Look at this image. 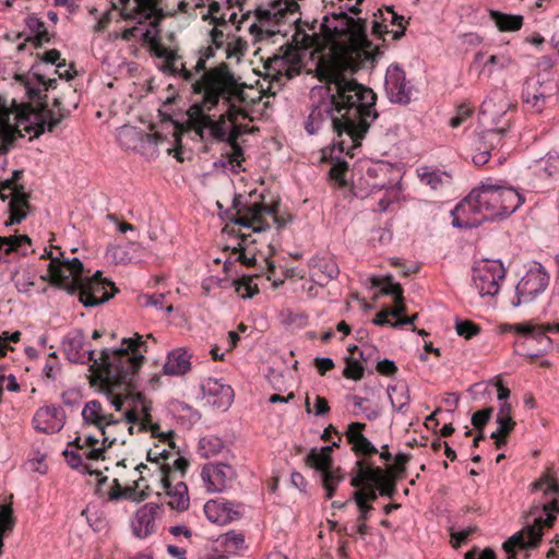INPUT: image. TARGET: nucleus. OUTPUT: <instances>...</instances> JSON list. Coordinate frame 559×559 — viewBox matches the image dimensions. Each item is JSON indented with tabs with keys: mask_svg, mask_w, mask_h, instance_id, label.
I'll return each instance as SVG.
<instances>
[{
	"mask_svg": "<svg viewBox=\"0 0 559 559\" xmlns=\"http://www.w3.org/2000/svg\"><path fill=\"white\" fill-rule=\"evenodd\" d=\"M332 447L324 445L320 450L311 449L306 456V464L311 468H324L333 466Z\"/></svg>",
	"mask_w": 559,
	"mask_h": 559,
	"instance_id": "obj_39",
	"label": "nucleus"
},
{
	"mask_svg": "<svg viewBox=\"0 0 559 559\" xmlns=\"http://www.w3.org/2000/svg\"><path fill=\"white\" fill-rule=\"evenodd\" d=\"M234 85L229 88L235 95H227L229 99L221 98L224 105L227 106L226 112L222 114L227 121L231 123H236L238 118H247V111L238 106V104L248 103V96L245 92V88L248 86L245 82L240 81V78H237L233 72Z\"/></svg>",
	"mask_w": 559,
	"mask_h": 559,
	"instance_id": "obj_22",
	"label": "nucleus"
},
{
	"mask_svg": "<svg viewBox=\"0 0 559 559\" xmlns=\"http://www.w3.org/2000/svg\"><path fill=\"white\" fill-rule=\"evenodd\" d=\"M493 413V408L491 406L486 407L481 411H477L472 415V425L477 430H484L488 421L490 420Z\"/></svg>",
	"mask_w": 559,
	"mask_h": 559,
	"instance_id": "obj_53",
	"label": "nucleus"
},
{
	"mask_svg": "<svg viewBox=\"0 0 559 559\" xmlns=\"http://www.w3.org/2000/svg\"><path fill=\"white\" fill-rule=\"evenodd\" d=\"M15 524L13 510L10 506H0V534L4 535L12 532Z\"/></svg>",
	"mask_w": 559,
	"mask_h": 559,
	"instance_id": "obj_48",
	"label": "nucleus"
},
{
	"mask_svg": "<svg viewBox=\"0 0 559 559\" xmlns=\"http://www.w3.org/2000/svg\"><path fill=\"white\" fill-rule=\"evenodd\" d=\"M490 16L501 32H516L523 26L524 19L520 14H506L499 11H491Z\"/></svg>",
	"mask_w": 559,
	"mask_h": 559,
	"instance_id": "obj_37",
	"label": "nucleus"
},
{
	"mask_svg": "<svg viewBox=\"0 0 559 559\" xmlns=\"http://www.w3.org/2000/svg\"><path fill=\"white\" fill-rule=\"evenodd\" d=\"M203 395L207 397V402L214 407L226 411L234 401V390L230 385L224 384L218 379L209 378L202 385Z\"/></svg>",
	"mask_w": 559,
	"mask_h": 559,
	"instance_id": "obj_23",
	"label": "nucleus"
},
{
	"mask_svg": "<svg viewBox=\"0 0 559 559\" xmlns=\"http://www.w3.org/2000/svg\"><path fill=\"white\" fill-rule=\"evenodd\" d=\"M13 110L10 109L5 100L0 97V153L7 154L13 145L16 134L23 136L21 130H14L10 123V115Z\"/></svg>",
	"mask_w": 559,
	"mask_h": 559,
	"instance_id": "obj_28",
	"label": "nucleus"
},
{
	"mask_svg": "<svg viewBox=\"0 0 559 559\" xmlns=\"http://www.w3.org/2000/svg\"><path fill=\"white\" fill-rule=\"evenodd\" d=\"M320 28L324 37L329 40H334L342 34L347 33L349 35L350 45L344 46L334 44L330 52L321 56L319 60H326L336 55H344L348 57V60L355 66L356 73L362 68H372L377 58L383 53L379 47L370 51L372 43L368 39L365 20H355L352 17L345 26H330L329 15H325L320 24Z\"/></svg>",
	"mask_w": 559,
	"mask_h": 559,
	"instance_id": "obj_3",
	"label": "nucleus"
},
{
	"mask_svg": "<svg viewBox=\"0 0 559 559\" xmlns=\"http://www.w3.org/2000/svg\"><path fill=\"white\" fill-rule=\"evenodd\" d=\"M191 368L190 355L187 350L178 348L168 354L163 371L165 374L178 376L185 374Z\"/></svg>",
	"mask_w": 559,
	"mask_h": 559,
	"instance_id": "obj_29",
	"label": "nucleus"
},
{
	"mask_svg": "<svg viewBox=\"0 0 559 559\" xmlns=\"http://www.w3.org/2000/svg\"><path fill=\"white\" fill-rule=\"evenodd\" d=\"M504 276L506 269L499 260H486L473 267V283L481 297L496 296Z\"/></svg>",
	"mask_w": 559,
	"mask_h": 559,
	"instance_id": "obj_11",
	"label": "nucleus"
},
{
	"mask_svg": "<svg viewBox=\"0 0 559 559\" xmlns=\"http://www.w3.org/2000/svg\"><path fill=\"white\" fill-rule=\"evenodd\" d=\"M231 85H234L233 70L226 62L202 74L191 85L192 93L202 95V99L189 107L188 120L185 123L209 120L210 115L204 114V110L211 111L217 107L221 98L229 99L227 95H234L229 90Z\"/></svg>",
	"mask_w": 559,
	"mask_h": 559,
	"instance_id": "obj_4",
	"label": "nucleus"
},
{
	"mask_svg": "<svg viewBox=\"0 0 559 559\" xmlns=\"http://www.w3.org/2000/svg\"><path fill=\"white\" fill-rule=\"evenodd\" d=\"M316 72L325 83L329 98L312 106L305 129L314 134L323 123L330 122L338 138L331 152L337 148L353 156L350 151L361 145L371 122L378 118L377 95L353 78L355 66L344 55L318 60Z\"/></svg>",
	"mask_w": 559,
	"mask_h": 559,
	"instance_id": "obj_1",
	"label": "nucleus"
},
{
	"mask_svg": "<svg viewBox=\"0 0 559 559\" xmlns=\"http://www.w3.org/2000/svg\"><path fill=\"white\" fill-rule=\"evenodd\" d=\"M82 419L84 425L95 426L100 433H105V429L122 423L117 419L114 414L107 413L102 403L97 400L87 402L82 409Z\"/></svg>",
	"mask_w": 559,
	"mask_h": 559,
	"instance_id": "obj_21",
	"label": "nucleus"
},
{
	"mask_svg": "<svg viewBox=\"0 0 559 559\" xmlns=\"http://www.w3.org/2000/svg\"><path fill=\"white\" fill-rule=\"evenodd\" d=\"M296 25V32L293 36V40L300 49L318 48L320 46V35L317 33L308 34L301 27V20L297 19L294 21Z\"/></svg>",
	"mask_w": 559,
	"mask_h": 559,
	"instance_id": "obj_42",
	"label": "nucleus"
},
{
	"mask_svg": "<svg viewBox=\"0 0 559 559\" xmlns=\"http://www.w3.org/2000/svg\"><path fill=\"white\" fill-rule=\"evenodd\" d=\"M366 428V424L364 423H350L348 426H347V430H346V438L348 440V442L350 444H354L355 442H357L359 440V437L360 436H364L362 435V430Z\"/></svg>",
	"mask_w": 559,
	"mask_h": 559,
	"instance_id": "obj_60",
	"label": "nucleus"
},
{
	"mask_svg": "<svg viewBox=\"0 0 559 559\" xmlns=\"http://www.w3.org/2000/svg\"><path fill=\"white\" fill-rule=\"evenodd\" d=\"M476 192L473 190L464 198L452 211V225L456 228L471 229L481 225L488 221V217L478 218L476 214L483 213L479 204L476 202Z\"/></svg>",
	"mask_w": 559,
	"mask_h": 559,
	"instance_id": "obj_13",
	"label": "nucleus"
},
{
	"mask_svg": "<svg viewBox=\"0 0 559 559\" xmlns=\"http://www.w3.org/2000/svg\"><path fill=\"white\" fill-rule=\"evenodd\" d=\"M345 361L346 367L343 370L344 377L355 381L362 379L365 372L364 366L353 357H346Z\"/></svg>",
	"mask_w": 559,
	"mask_h": 559,
	"instance_id": "obj_50",
	"label": "nucleus"
},
{
	"mask_svg": "<svg viewBox=\"0 0 559 559\" xmlns=\"http://www.w3.org/2000/svg\"><path fill=\"white\" fill-rule=\"evenodd\" d=\"M201 455L204 457L215 456L226 449L225 442L215 436L203 437L199 441Z\"/></svg>",
	"mask_w": 559,
	"mask_h": 559,
	"instance_id": "obj_43",
	"label": "nucleus"
},
{
	"mask_svg": "<svg viewBox=\"0 0 559 559\" xmlns=\"http://www.w3.org/2000/svg\"><path fill=\"white\" fill-rule=\"evenodd\" d=\"M209 122H206V120L204 121H195L193 123H181V122H176V131H174L173 135L175 138V144H176V153H175V157L178 159V160H182V158L180 157V151H181V135L185 133V132H188L189 130H193L195 132V134L201 139L203 140L204 136H205V130L209 129Z\"/></svg>",
	"mask_w": 559,
	"mask_h": 559,
	"instance_id": "obj_32",
	"label": "nucleus"
},
{
	"mask_svg": "<svg viewBox=\"0 0 559 559\" xmlns=\"http://www.w3.org/2000/svg\"><path fill=\"white\" fill-rule=\"evenodd\" d=\"M246 213L250 219L257 224L252 227L253 233H262L270 228V225L262 219L263 204L254 203L245 207Z\"/></svg>",
	"mask_w": 559,
	"mask_h": 559,
	"instance_id": "obj_45",
	"label": "nucleus"
},
{
	"mask_svg": "<svg viewBox=\"0 0 559 559\" xmlns=\"http://www.w3.org/2000/svg\"><path fill=\"white\" fill-rule=\"evenodd\" d=\"M28 206V194L25 191L16 190L14 197L11 198L9 203L10 217L5 222V226L20 224L25 219L27 214L23 209Z\"/></svg>",
	"mask_w": 559,
	"mask_h": 559,
	"instance_id": "obj_31",
	"label": "nucleus"
},
{
	"mask_svg": "<svg viewBox=\"0 0 559 559\" xmlns=\"http://www.w3.org/2000/svg\"><path fill=\"white\" fill-rule=\"evenodd\" d=\"M332 167L329 171V176L332 180H335L340 187L347 186V181L345 179V175L348 171V164L340 156H332Z\"/></svg>",
	"mask_w": 559,
	"mask_h": 559,
	"instance_id": "obj_44",
	"label": "nucleus"
},
{
	"mask_svg": "<svg viewBox=\"0 0 559 559\" xmlns=\"http://www.w3.org/2000/svg\"><path fill=\"white\" fill-rule=\"evenodd\" d=\"M223 551L227 555H237L247 548L245 535L235 531H229L219 536L218 539Z\"/></svg>",
	"mask_w": 559,
	"mask_h": 559,
	"instance_id": "obj_38",
	"label": "nucleus"
},
{
	"mask_svg": "<svg viewBox=\"0 0 559 559\" xmlns=\"http://www.w3.org/2000/svg\"><path fill=\"white\" fill-rule=\"evenodd\" d=\"M66 424V413L60 406H44L33 417L34 429L51 435L59 432Z\"/></svg>",
	"mask_w": 559,
	"mask_h": 559,
	"instance_id": "obj_20",
	"label": "nucleus"
},
{
	"mask_svg": "<svg viewBox=\"0 0 559 559\" xmlns=\"http://www.w3.org/2000/svg\"><path fill=\"white\" fill-rule=\"evenodd\" d=\"M159 509L156 503H146L135 513L131 527L132 533L139 538H146L155 530V515Z\"/></svg>",
	"mask_w": 559,
	"mask_h": 559,
	"instance_id": "obj_25",
	"label": "nucleus"
},
{
	"mask_svg": "<svg viewBox=\"0 0 559 559\" xmlns=\"http://www.w3.org/2000/svg\"><path fill=\"white\" fill-rule=\"evenodd\" d=\"M31 245L32 241L27 235H14L9 237L0 236V251L3 250L5 254L16 252L21 255H25Z\"/></svg>",
	"mask_w": 559,
	"mask_h": 559,
	"instance_id": "obj_35",
	"label": "nucleus"
},
{
	"mask_svg": "<svg viewBox=\"0 0 559 559\" xmlns=\"http://www.w3.org/2000/svg\"><path fill=\"white\" fill-rule=\"evenodd\" d=\"M549 283V275L540 264L530 269L520 280L515 287V296L511 301L513 307H520L532 302L540 293H543Z\"/></svg>",
	"mask_w": 559,
	"mask_h": 559,
	"instance_id": "obj_12",
	"label": "nucleus"
},
{
	"mask_svg": "<svg viewBox=\"0 0 559 559\" xmlns=\"http://www.w3.org/2000/svg\"><path fill=\"white\" fill-rule=\"evenodd\" d=\"M119 3L124 4L128 0H118ZM135 8L139 13L145 17H150L157 7V0H134Z\"/></svg>",
	"mask_w": 559,
	"mask_h": 559,
	"instance_id": "obj_56",
	"label": "nucleus"
},
{
	"mask_svg": "<svg viewBox=\"0 0 559 559\" xmlns=\"http://www.w3.org/2000/svg\"><path fill=\"white\" fill-rule=\"evenodd\" d=\"M157 26H158V20L155 19L151 22L152 28H146L145 31L141 29L139 38L143 43L148 44L151 46L153 43H155L159 38Z\"/></svg>",
	"mask_w": 559,
	"mask_h": 559,
	"instance_id": "obj_59",
	"label": "nucleus"
},
{
	"mask_svg": "<svg viewBox=\"0 0 559 559\" xmlns=\"http://www.w3.org/2000/svg\"><path fill=\"white\" fill-rule=\"evenodd\" d=\"M500 192L501 200L499 211L496 212L495 215L507 217L514 213L523 204L524 198L511 187L501 186Z\"/></svg>",
	"mask_w": 559,
	"mask_h": 559,
	"instance_id": "obj_30",
	"label": "nucleus"
},
{
	"mask_svg": "<svg viewBox=\"0 0 559 559\" xmlns=\"http://www.w3.org/2000/svg\"><path fill=\"white\" fill-rule=\"evenodd\" d=\"M501 186L492 185V183H483L476 189H473L476 192V202L479 204L481 212H488V219H492L497 215L496 212L499 211L500 200H501Z\"/></svg>",
	"mask_w": 559,
	"mask_h": 559,
	"instance_id": "obj_26",
	"label": "nucleus"
},
{
	"mask_svg": "<svg viewBox=\"0 0 559 559\" xmlns=\"http://www.w3.org/2000/svg\"><path fill=\"white\" fill-rule=\"evenodd\" d=\"M514 331L525 335L526 341L537 342L542 345L537 350H521L519 348L514 349L518 355L527 357V358H537L545 355L552 346V341L549 336L546 335L547 330H545L544 324H531V323H518L513 326Z\"/></svg>",
	"mask_w": 559,
	"mask_h": 559,
	"instance_id": "obj_18",
	"label": "nucleus"
},
{
	"mask_svg": "<svg viewBox=\"0 0 559 559\" xmlns=\"http://www.w3.org/2000/svg\"><path fill=\"white\" fill-rule=\"evenodd\" d=\"M409 460L411 455L405 453H399L394 457V464L388 466V468L384 472L402 479L406 471V464L409 462Z\"/></svg>",
	"mask_w": 559,
	"mask_h": 559,
	"instance_id": "obj_52",
	"label": "nucleus"
},
{
	"mask_svg": "<svg viewBox=\"0 0 559 559\" xmlns=\"http://www.w3.org/2000/svg\"><path fill=\"white\" fill-rule=\"evenodd\" d=\"M384 86L391 103L404 106L411 103L413 87L406 81L405 72L400 66L392 64L388 68Z\"/></svg>",
	"mask_w": 559,
	"mask_h": 559,
	"instance_id": "obj_14",
	"label": "nucleus"
},
{
	"mask_svg": "<svg viewBox=\"0 0 559 559\" xmlns=\"http://www.w3.org/2000/svg\"><path fill=\"white\" fill-rule=\"evenodd\" d=\"M357 490L354 492L362 493L361 502L368 503L369 501H376L379 496V487L373 483H365L361 487H356Z\"/></svg>",
	"mask_w": 559,
	"mask_h": 559,
	"instance_id": "obj_55",
	"label": "nucleus"
},
{
	"mask_svg": "<svg viewBox=\"0 0 559 559\" xmlns=\"http://www.w3.org/2000/svg\"><path fill=\"white\" fill-rule=\"evenodd\" d=\"M147 345L138 333L133 337H124L121 346L114 350L102 349L103 370L95 373L102 382V390L111 399V405L117 412L122 409L127 396L116 394V391H128L136 388L135 378L145 360Z\"/></svg>",
	"mask_w": 559,
	"mask_h": 559,
	"instance_id": "obj_2",
	"label": "nucleus"
},
{
	"mask_svg": "<svg viewBox=\"0 0 559 559\" xmlns=\"http://www.w3.org/2000/svg\"><path fill=\"white\" fill-rule=\"evenodd\" d=\"M79 301L85 307H96L111 299L119 289L107 278H103L102 271H97L93 276L85 278L80 283Z\"/></svg>",
	"mask_w": 559,
	"mask_h": 559,
	"instance_id": "obj_9",
	"label": "nucleus"
},
{
	"mask_svg": "<svg viewBox=\"0 0 559 559\" xmlns=\"http://www.w3.org/2000/svg\"><path fill=\"white\" fill-rule=\"evenodd\" d=\"M201 477L209 491L222 492L231 487L237 474L229 464L210 463L203 466Z\"/></svg>",
	"mask_w": 559,
	"mask_h": 559,
	"instance_id": "obj_15",
	"label": "nucleus"
},
{
	"mask_svg": "<svg viewBox=\"0 0 559 559\" xmlns=\"http://www.w3.org/2000/svg\"><path fill=\"white\" fill-rule=\"evenodd\" d=\"M16 190L24 191V187L13 185L12 180L8 179L0 182V198L3 201L7 200L9 197L13 198Z\"/></svg>",
	"mask_w": 559,
	"mask_h": 559,
	"instance_id": "obj_64",
	"label": "nucleus"
},
{
	"mask_svg": "<svg viewBox=\"0 0 559 559\" xmlns=\"http://www.w3.org/2000/svg\"><path fill=\"white\" fill-rule=\"evenodd\" d=\"M371 284L374 287H381L380 293L386 296H393L394 302H402L404 300L403 287L399 283L393 282L392 275H386L382 278L371 277Z\"/></svg>",
	"mask_w": 559,
	"mask_h": 559,
	"instance_id": "obj_36",
	"label": "nucleus"
},
{
	"mask_svg": "<svg viewBox=\"0 0 559 559\" xmlns=\"http://www.w3.org/2000/svg\"><path fill=\"white\" fill-rule=\"evenodd\" d=\"M52 106L57 109L55 112L48 108L47 102L44 99L39 103V108L35 109L32 105L25 104L15 108V127L14 130L22 128L27 133H34L29 140L39 138L46 131L52 132L59 123L67 119L71 110L62 106V98L56 97Z\"/></svg>",
	"mask_w": 559,
	"mask_h": 559,
	"instance_id": "obj_6",
	"label": "nucleus"
},
{
	"mask_svg": "<svg viewBox=\"0 0 559 559\" xmlns=\"http://www.w3.org/2000/svg\"><path fill=\"white\" fill-rule=\"evenodd\" d=\"M362 493L353 492L350 500L353 499L357 508L359 510V515L357 518L358 522H366L368 520V513L372 510V506L370 503L361 502Z\"/></svg>",
	"mask_w": 559,
	"mask_h": 559,
	"instance_id": "obj_58",
	"label": "nucleus"
},
{
	"mask_svg": "<svg viewBox=\"0 0 559 559\" xmlns=\"http://www.w3.org/2000/svg\"><path fill=\"white\" fill-rule=\"evenodd\" d=\"M162 472V486L166 495L170 498L168 506L179 512L188 510L190 506V498L188 493V486L183 481H178L176 485L171 484L170 471L171 467L168 464L160 465Z\"/></svg>",
	"mask_w": 559,
	"mask_h": 559,
	"instance_id": "obj_19",
	"label": "nucleus"
},
{
	"mask_svg": "<svg viewBox=\"0 0 559 559\" xmlns=\"http://www.w3.org/2000/svg\"><path fill=\"white\" fill-rule=\"evenodd\" d=\"M455 330L460 336L466 340H471L480 332V326L469 320H456Z\"/></svg>",
	"mask_w": 559,
	"mask_h": 559,
	"instance_id": "obj_49",
	"label": "nucleus"
},
{
	"mask_svg": "<svg viewBox=\"0 0 559 559\" xmlns=\"http://www.w3.org/2000/svg\"><path fill=\"white\" fill-rule=\"evenodd\" d=\"M234 285L236 290L241 294L242 298H251L259 293L257 284H252L251 276H243L241 280H235Z\"/></svg>",
	"mask_w": 559,
	"mask_h": 559,
	"instance_id": "obj_51",
	"label": "nucleus"
},
{
	"mask_svg": "<svg viewBox=\"0 0 559 559\" xmlns=\"http://www.w3.org/2000/svg\"><path fill=\"white\" fill-rule=\"evenodd\" d=\"M147 431L151 432L153 438L159 439L162 442H168L171 448H175V442L173 440L174 431L169 430L167 432H162L158 424L152 421L151 425H147Z\"/></svg>",
	"mask_w": 559,
	"mask_h": 559,
	"instance_id": "obj_57",
	"label": "nucleus"
},
{
	"mask_svg": "<svg viewBox=\"0 0 559 559\" xmlns=\"http://www.w3.org/2000/svg\"><path fill=\"white\" fill-rule=\"evenodd\" d=\"M377 371L385 377H394L397 372V367L393 360L388 358L378 360Z\"/></svg>",
	"mask_w": 559,
	"mask_h": 559,
	"instance_id": "obj_62",
	"label": "nucleus"
},
{
	"mask_svg": "<svg viewBox=\"0 0 559 559\" xmlns=\"http://www.w3.org/2000/svg\"><path fill=\"white\" fill-rule=\"evenodd\" d=\"M353 451L357 455H371L378 453L377 448L365 436H360L359 440L353 444Z\"/></svg>",
	"mask_w": 559,
	"mask_h": 559,
	"instance_id": "obj_54",
	"label": "nucleus"
},
{
	"mask_svg": "<svg viewBox=\"0 0 559 559\" xmlns=\"http://www.w3.org/2000/svg\"><path fill=\"white\" fill-rule=\"evenodd\" d=\"M309 267L312 270V281L319 286H326L340 274V267L333 257L314 255L309 260Z\"/></svg>",
	"mask_w": 559,
	"mask_h": 559,
	"instance_id": "obj_24",
	"label": "nucleus"
},
{
	"mask_svg": "<svg viewBox=\"0 0 559 559\" xmlns=\"http://www.w3.org/2000/svg\"><path fill=\"white\" fill-rule=\"evenodd\" d=\"M206 122H209L207 127L210 130V135L218 142L225 141V134L227 132L226 131L227 119L224 118L223 115H221L217 120H214L211 116H209V120H206Z\"/></svg>",
	"mask_w": 559,
	"mask_h": 559,
	"instance_id": "obj_47",
	"label": "nucleus"
},
{
	"mask_svg": "<svg viewBox=\"0 0 559 559\" xmlns=\"http://www.w3.org/2000/svg\"><path fill=\"white\" fill-rule=\"evenodd\" d=\"M242 503L217 498L204 504V513L209 521L218 525H225L237 521L242 516Z\"/></svg>",
	"mask_w": 559,
	"mask_h": 559,
	"instance_id": "obj_17",
	"label": "nucleus"
},
{
	"mask_svg": "<svg viewBox=\"0 0 559 559\" xmlns=\"http://www.w3.org/2000/svg\"><path fill=\"white\" fill-rule=\"evenodd\" d=\"M321 474L322 487L325 490V498L331 499L338 485L344 480V474L340 467L334 468L333 466L324 468H316Z\"/></svg>",
	"mask_w": 559,
	"mask_h": 559,
	"instance_id": "obj_33",
	"label": "nucleus"
},
{
	"mask_svg": "<svg viewBox=\"0 0 559 559\" xmlns=\"http://www.w3.org/2000/svg\"><path fill=\"white\" fill-rule=\"evenodd\" d=\"M245 50H246V43L241 38L236 39L234 43H227L226 49H225L226 58L230 59L235 56H238V57L242 56Z\"/></svg>",
	"mask_w": 559,
	"mask_h": 559,
	"instance_id": "obj_63",
	"label": "nucleus"
},
{
	"mask_svg": "<svg viewBox=\"0 0 559 559\" xmlns=\"http://www.w3.org/2000/svg\"><path fill=\"white\" fill-rule=\"evenodd\" d=\"M472 112L473 109H471L465 104H461L456 109V116L450 119V126L452 128L460 127L463 123V121H465V119L472 115Z\"/></svg>",
	"mask_w": 559,
	"mask_h": 559,
	"instance_id": "obj_61",
	"label": "nucleus"
},
{
	"mask_svg": "<svg viewBox=\"0 0 559 559\" xmlns=\"http://www.w3.org/2000/svg\"><path fill=\"white\" fill-rule=\"evenodd\" d=\"M25 23L31 33L34 34V36L26 38V41H31L35 48H40L45 43L50 41V34L40 19L35 15H29Z\"/></svg>",
	"mask_w": 559,
	"mask_h": 559,
	"instance_id": "obj_34",
	"label": "nucleus"
},
{
	"mask_svg": "<svg viewBox=\"0 0 559 559\" xmlns=\"http://www.w3.org/2000/svg\"><path fill=\"white\" fill-rule=\"evenodd\" d=\"M271 8L272 10H267L262 7H258L254 10L257 19L260 22L274 21V23L280 24L284 22L287 14L298 12L300 9L297 2L288 0H276L271 3Z\"/></svg>",
	"mask_w": 559,
	"mask_h": 559,
	"instance_id": "obj_27",
	"label": "nucleus"
},
{
	"mask_svg": "<svg viewBox=\"0 0 559 559\" xmlns=\"http://www.w3.org/2000/svg\"><path fill=\"white\" fill-rule=\"evenodd\" d=\"M83 271V263L79 258L67 259L62 252L57 258H51L48 269L52 283L70 295L76 294L80 283L85 278Z\"/></svg>",
	"mask_w": 559,
	"mask_h": 559,
	"instance_id": "obj_7",
	"label": "nucleus"
},
{
	"mask_svg": "<svg viewBox=\"0 0 559 559\" xmlns=\"http://www.w3.org/2000/svg\"><path fill=\"white\" fill-rule=\"evenodd\" d=\"M545 514L546 518L542 515L536 518L534 524L527 525L503 543L502 548L509 555L508 559H518L515 548L528 551L538 547L543 538V526L551 527L556 520L552 513Z\"/></svg>",
	"mask_w": 559,
	"mask_h": 559,
	"instance_id": "obj_8",
	"label": "nucleus"
},
{
	"mask_svg": "<svg viewBox=\"0 0 559 559\" xmlns=\"http://www.w3.org/2000/svg\"><path fill=\"white\" fill-rule=\"evenodd\" d=\"M386 392L392 407L397 412H405L404 408L408 406L411 400L407 384L389 385Z\"/></svg>",
	"mask_w": 559,
	"mask_h": 559,
	"instance_id": "obj_40",
	"label": "nucleus"
},
{
	"mask_svg": "<svg viewBox=\"0 0 559 559\" xmlns=\"http://www.w3.org/2000/svg\"><path fill=\"white\" fill-rule=\"evenodd\" d=\"M535 78H526L522 99L536 112H542L549 104H559V76L552 71L554 60L543 56L537 64Z\"/></svg>",
	"mask_w": 559,
	"mask_h": 559,
	"instance_id": "obj_5",
	"label": "nucleus"
},
{
	"mask_svg": "<svg viewBox=\"0 0 559 559\" xmlns=\"http://www.w3.org/2000/svg\"><path fill=\"white\" fill-rule=\"evenodd\" d=\"M356 474L352 476L350 485L353 487H361L365 483H373L379 487V495L382 497L393 498L396 492L397 478L382 469L379 466L367 465L362 461L355 463Z\"/></svg>",
	"mask_w": 559,
	"mask_h": 559,
	"instance_id": "obj_10",
	"label": "nucleus"
},
{
	"mask_svg": "<svg viewBox=\"0 0 559 559\" xmlns=\"http://www.w3.org/2000/svg\"><path fill=\"white\" fill-rule=\"evenodd\" d=\"M508 128H492L481 131L478 134L477 150H490L500 144L502 136L507 133Z\"/></svg>",
	"mask_w": 559,
	"mask_h": 559,
	"instance_id": "obj_41",
	"label": "nucleus"
},
{
	"mask_svg": "<svg viewBox=\"0 0 559 559\" xmlns=\"http://www.w3.org/2000/svg\"><path fill=\"white\" fill-rule=\"evenodd\" d=\"M84 344H85V336L84 333L79 330L75 331L73 334L69 335L63 341V350L67 356V358L71 362L75 364H87L93 362L91 368L97 367V371L99 372L103 370V361L102 356L99 357V360L95 358V352L93 349L84 350Z\"/></svg>",
	"mask_w": 559,
	"mask_h": 559,
	"instance_id": "obj_16",
	"label": "nucleus"
},
{
	"mask_svg": "<svg viewBox=\"0 0 559 559\" xmlns=\"http://www.w3.org/2000/svg\"><path fill=\"white\" fill-rule=\"evenodd\" d=\"M102 447L90 449L85 453L86 459L92 461L105 460L106 450L110 449L117 442V438L110 437L108 429H105V433H102Z\"/></svg>",
	"mask_w": 559,
	"mask_h": 559,
	"instance_id": "obj_46",
	"label": "nucleus"
}]
</instances>
